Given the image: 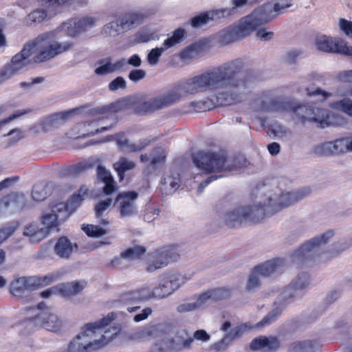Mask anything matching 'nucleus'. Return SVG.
<instances>
[{
	"label": "nucleus",
	"instance_id": "nucleus-27",
	"mask_svg": "<svg viewBox=\"0 0 352 352\" xmlns=\"http://www.w3.org/2000/svg\"><path fill=\"white\" fill-rule=\"evenodd\" d=\"M24 196L19 192H11L0 199V215L10 206H17L20 202L23 201Z\"/></svg>",
	"mask_w": 352,
	"mask_h": 352
},
{
	"label": "nucleus",
	"instance_id": "nucleus-42",
	"mask_svg": "<svg viewBox=\"0 0 352 352\" xmlns=\"http://www.w3.org/2000/svg\"><path fill=\"white\" fill-rule=\"evenodd\" d=\"M112 199L107 198L102 201H99L94 208L95 214L97 218L102 216L103 213L108 210L112 204Z\"/></svg>",
	"mask_w": 352,
	"mask_h": 352
},
{
	"label": "nucleus",
	"instance_id": "nucleus-40",
	"mask_svg": "<svg viewBox=\"0 0 352 352\" xmlns=\"http://www.w3.org/2000/svg\"><path fill=\"white\" fill-rule=\"evenodd\" d=\"M15 231V228L12 226L3 227L0 229V244L11 236ZM6 257L3 250L0 249V264L2 263Z\"/></svg>",
	"mask_w": 352,
	"mask_h": 352
},
{
	"label": "nucleus",
	"instance_id": "nucleus-46",
	"mask_svg": "<svg viewBox=\"0 0 352 352\" xmlns=\"http://www.w3.org/2000/svg\"><path fill=\"white\" fill-rule=\"evenodd\" d=\"M308 346H312V341L294 342L290 345L289 352H307Z\"/></svg>",
	"mask_w": 352,
	"mask_h": 352
},
{
	"label": "nucleus",
	"instance_id": "nucleus-18",
	"mask_svg": "<svg viewBox=\"0 0 352 352\" xmlns=\"http://www.w3.org/2000/svg\"><path fill=\"white\" fill-rule=\"evenodd\" d=\"M96 22V19L91 16L79 19H72L63 24V28L66 30L68 35L74 37L79 33L94 27Z\"/></svg>",
	"mask_w": 352,
	"mask_h": 352
},
{
	"label": "nucleus",
	"instance_id": "nucleus-53",
	"mask_svg": "<svg viewBox=\"0 0 352 352\" xmlns=\"http://www.w3.org/2000/svg\"><path fill=\"white\" fill-rule=\"evenodd\" d=\"M89 167V165L84 164H78L70 166L68 168V173L72 175H78L85 171Z\"/></svg>",
	"mask_w": 352,
	"mask_h": 352
},
{
	"label": "nucleus",
	"instance_id": "nucleus-17",
	"mask_svg": "<svg viewBox=\"0 0 352 352\" xmlns=\"http://www.w3.org/2000/svg\"><path fill=\"white\" fill-rule=\"evenodd\" d=\"M233 88L228 89V91L219 92L214 100L206 98L203 100L204 107H209L208 111L219 106H229L241 101L239 94L232 91Z\"/></svg>",
	"mask_w": 352,
	"mask_h": 352
},
{
	"label": "nucleus",
	"instance_id": "nucleus-51",
	"mask_svg": "<svg viewBox=\"0 0 352 352\" xmlns=\"http://www.w3.org/2000/svg\"><path fill=\"white\" fill-rule=\"evenodd\" d=\"M103 183L104 186L102 188V192L105 195H110L116 190V186L113 177L108 181H104Z\"/></svg>",
	"mask_w": 352,
	"mask_h": 352
},
{
	"label": "nucleus",
	"instance_id": "nucleus-48",
	"mask_svg": "<svg viewBox=\"0 0 352 352\" xmlns=\"http://www.w3.org/2000/svg\"><path fill=\"white\" fill-rule=\"evenodd\" d=\"M150 141L147 140H144L142 141H140L138 143H132L131 144L129 142V144L126 145V148H129V151L131 153L140 152L144 150L149 144Z\"/></svg>",
	"mask_w": 352,
	"mask_h": 352
},
{
	"label": "nucleus",
	"instance_id": "nucleus-44",
	"mask_svg": "<svg viewBox=\"0 0 352 352\" xmlns=\"http://www.w3.org/2000/svg\"><path fill=\"white\" fill-rule=\"evenodd\" d=\"M32 197L36 201L45 200L47 197V191L45 186L41 184L34 185L32 190Z\"/></svg>",
	"mask_w": 352,
	"mask_h": 352
},
{
	"label": "nucleus",
	"instance_id": "nucleus-15",
	"mask_svg": "<svg viewBox=\"0 0 352 352\" xmlns=\"http://www.w3.org/2000/svg\"><path fill=\"white\" fill-rule=\"evenodd\" d=\"M37 285L31 278L21 277L13 280L10 285V294L19 298H25L24 303L32 298L30 293L36 289Z\"/></svg>",
	"mask_w": 352,
	"mask_h": 352
},
{
	"label": "nucleus",
	"instance_id": "nucleus-56",
	"mask_svg": "<svg viewBox=\"0 0 352 352\" xmlns=\"http://www.w3.org/2000/svg\"><path fill=\"white\" fill-rule=\"evenodd\" d=\"M114 139L120 148L126 147L129 144V140L125 138L124 133L122 132L115 134Z\"/></svg>",
	"mask_w": 352,
	"mask_h": 352
},
{
	"label": "nucleus",
	"instance_id": "nucleus-5",
	"mask_svg": "<svg viewBox=\"0 0 352 352\" xmlns=\"http://www.w3.org/2000/svg\"><path fill=\"white\" fill-rule=\"evenodd\" d=\"M116 318V314L111 312L98 322L85 324L83 331L69 342L67 348L68 352H90L104 346L117 336L120 331L118 328L112 327L113 331L110 334L109 329L105 330L99 340L89 341L86 339L89 336L96 334L97 331H100L110 326Z\"/></svg>",
	"mask_w": 352,
	"mask_h": 352
},
{
	"label": "nucleus",
	"instance_id": "nucleus-16",
	"mask_svg": "<svg viewBox=\"0 0 352 352\" xmlns=\"http://www.w3.org/2000/svg\"><path fill=\"white\" fill-rule=\"evenodd\" d=\"M138 197V194L135 191L124 192L116 196L115 202L119 206L121 217H131L137 213L135 201Z\"/></svg>",
	"mask_w": 352,
	"mask_h": 352
},
{
	"label": "nucleus",
	"instance_id": "nucleus-24",
	"mask_svg": "<svg viewBox=\"0 0 352 352\" xmlns=\"http://www.w3.org/2000/svg\"><path fill=\"white\" fill-rule=\"evenodd\" d=\"M220 18H223L220 10L205 12L192 17L190 20V24L194 28H200L207 25L210 21Z\"/></svg>",
	"mask_w": 352,
	"mask_h": 352
},
{
	"label": "nucleus",
	"instance_id": "nucleus-12",
	"mask_svg": "<svg viewBox=\"0 0 352 352\" xmlns=\"http://www.w3.org/2000/svg\"><path fill=\"white\" fill-rule=\"evenodd\" d=\"M317 48L325 52H336L352 56V47L341 38H334L322 36L316 38Z\"/></svg>",
	"mask_w": 352,
	"mask_h": 352
},
{
	"label": "nucleus",
	"instance_id": "nucleus-39",
	"mask_svg": "<svg viewBox=\"0 0 352 352\" xmlns=\"http://www.w3.org/2000/svg\"><path fill=\"white\" fill-rule=\"evenodd\" d=\"M282 309L279 307H275L267 314L259 322L257 323L258 327H263L274 322L280 314Z\"/></svg>",
	"mask_w": 352,
	"mask_h": 352
},
{
	"label": "nucleus",
	"instance_id": "nucleus-41",
	"mask_svg": "<svg viewBox=\"0 0 352 352\" xmlns=\"http://www.w3.org/2000/svg\"><path fill=\"white\" fill-rule=\"evenodd\" d=\"M309 276L306 273H302L292 283L291 286L294 290L302 289L309 285Z\"/></svg>",
	"mask_w": 352,
	"mask_h": 352
},
{
	"label": "nucleus",
	"instance_id": "nucleus-1",
	"mask_svg": "<svg viewBox=\"0 0 352 352\" xmlns=\"http://www.w3.org/2000/svg\"><path fill=\"white\" fill-rule=\"evenodd\" d=\"M243 67V61L236 59L211 71L189 78L184 82L174 85L165 94L140 102L135 107V111L139 114L151 113L178 102L187 94L245 86L248 80L239 78Z\"/></svg>",
	"mask_w": 352,
	"mask_h": 352
},
{
	"label": "nucleus",
	"instance_id": "nucleus-50",
	"mask_svg": "<svg viewBox=\"0 0 352 352\" xmlns=\"http://www.w3.org/2000/svg\"><path fill=\"white\" fill-rule=\"evenodd\" d=\"M146 76V72L143 69H133L129 74V78L132 82H138Z\"/></svg>",
	"mask_w": 352,
	"mask_h": 352
},
{
	"label": "nucleus",
	"instance_id": "nucleus-43",
	"mask_svg": "<svg viewBox=\"0 0 352 352\" xmlns=\"http://www.w3.org/2000/svg\"><path fill=\"white\" fill-rule=\"evenodd\" d=\"M151 155V164L153 166L163 163L166 158L165 151L161 147L154 148L152 151Z\"/></svg>",
	"mask_w": 352,
	"mask_h": 352
},
{
	"label": "nucleus",
	"instance_id": "nucleus-64",
	"mask_svg": "<svg viewBox=\"0 0 352 352\" xmlns=\"http://www.w3.org/2000/svg\"><path fill=\"white\" fill-rule=\"evenodd\" d=\"M267 149L272 155H276L280 152V145L277 142H272L267 145Z\"/></svg>",
	"mask_w": 352,
	"mask_h": 352
},
{
	"label": "nucleus",
	"instance_id": "nucleus-32",
	"mask_svg": "<svg viewBox=\"0 0 352 352\" xmlns=\"http://www.w3.org/2000/svg\"><path fill=\"white\" fill-rule=\"evenodd\" d=\"M89 190L88 188L82 185L78 189V192L74 193L69 200V204L76 208L80 203L89 195Z\"/></svg>",
	"mask_w": 352,
	"mask_h": 352
},
{
	"label": "nucleus",
	"instance_id": "nucleus-49",
	"mask_svg": "<svg viewBox=\"0 0 352 352\" xmlns=\"http://www.w3.org/2000/svg\"><path fill=\"white\" fill-rule=\"evenodd\" d=\"M97 177L98 179L102 182L108 181L109 179L113 178L110 172L108 171L105 167L101 165H98L97 167Z\"/></svg>",
	"mask_w": 352,
	"mask_h": 352
},
{
	"label": "nucleus",
	"instance_id": "nucleus-38",
	"mask_svg": "<svg viewBox=\"0 0 352 352\" xmlns=\"http://www.w3.org/2000/svg\"><path fill=\"white\" fill-rule=\"evenodd\" d=\"M99 121L100 119L98 120H93L84 122L83 126L85 128L87 126H90L91 129L87 130L86 133L83 134V135H94L96 133L107 131L110 128V126H100L99 128Z\"/></svg>",
	"mask_w": 352,
	"mask_h": 352
},
{
	"label": "nucleus",
	"instance_id": "nucleus-37",
	"mask_svg": "<svg viewBox=\"0 0 352 352\" xmlns=\"http://www.w3.org/2000/svg\"><path fill=\"white\" fill-rule=\"evenodd\" d=\"M47 17V12L45 10L36 9L30 13L27 18L26 22L28 24L40 23Z\"/></svg>",
	"mask_w": 352,
	"mask_h": 352
},
{
	"label": "nucleus",
	"instance_id": "nucleus-31",
	"mask_svg": "<svg viewBox=\"0 0 352 352\" xmlns=\"http://www.w3.org/2000/svg\"><path fill=\"white\" fill-rule=\"evenodd\" d=\"M122 109V104L120 102H111L108 105L102 106L96 109L98 114L102 115V118H109L115 116V114Z\"/></svg>",
	"mask_w": 352,
	"mask_h": 352
},
{
	"label": "nucleus",
	"instance_id": "nucleus-35",
	"mask_svg": "<svg viewBox=\"0 0 352 352\" xmlns=\"http://www.w3.org/2000/svg\"><path fill=\"white\" fill-rule=\"evenodd\" d=\"M42 231L35 224L30 223L25 227L23 234L30 236L31 241L38 242L43 238Z\"/></svg>",
	"mask_w": 352,
	"mask_h": 352
},
{
	"label": "nucleus",
	"instance_id": "nucleus-6",
	"mask_svg": "<svg viewBox=\"0 0 352 352\" xmlns=\"http://www.w3.org/2000/svg\"><path fill=\"white\" fill-rule=\"evenodd\" d=\"M272 105L276 111H285L293 113V119L301 124L307 122L318 123L319 126L324 128L329 125L326 110L312 106L300 104L289 100L285 101L274 100Z\"/></svg>",
	"mask_w": 352,
	"mask_h": 352
},
{
	"label": "nucleus",
	"instance_id": "nucleus-36",
	"mask_svg": "<svg viewBox=\"0 0 352 352\" xmlns=\"http://www.w3.org/2000/svg\"><path fill=\"white\" fill-rule=\"evenodd\" d=\"M82 230L90 237H100L107 233V230L99 226L91 224L82 225Z\"/></svg>",
	"mask_w": 352,
	"mask_h": 352
},
{
	"label": "nucleus",
	"instance_id": "nucleus-21",
	"mask_svg": "<svg viewBox=\"0 0 352 352\" xmlns=\"http://www.w3.org/2000/svg\"><path fill=\"white\" fill-rule=\"evenodd\" d=\"M77 248L78 245L76 243H72L67 236H63L57 239L54 251L58 258L68 259Z\"/></svg>",
	"mask_w": 352,
	"mask_h": 352
},
{
	"label": "nucleus",
	"instance_id": "nucleus-61",
	"mask_svg": "<svg viewBox=\"0 0 352 352\" xmlns=\"http://www.w3.org/2000/svg\"><path fill=\"white\" fill-rule=\"evenodd\" d=\"M151 309L149 307H146L144 309L140 314H138L134 316V320L135 322H140L143 320H145L149 315L151 314Z\"/></svg>",
	"mask_w": 352,
	"mask_h": 352
},
{
	"label": "nucleus",
	"instance_id": "nucleus-13",
	"mask_svg": "<svg viewBox=\"0 0 352 352\" xmlns=\"http://www.w3.org/2000/svg\"><path fill=\"white\" fill-rule=\"evenodd\" d=\"M186 34V31L182 28H177L173 32V35L166 38L160 47L152 49L148 54V61L151 65H156L162 54L166 50L180 43Z\"/></svg>",
	"mask_w": 352,
	"mask_h": 352
},
{
	"label": "nucleus",
	"instance_id": "nucleus-52",
	"mask_svg": "<svg viewBox=\"0 0 352 352\" xmlns=\"http://www.w3.org/2000/svg\"><path fill=\"white\" fill-rule=\"evenodd\" d=\"M340 28L346 35L352 37V21L341 19L340 20Z\"/></svg>",
	"mask_w": 352,
	"mask_h": 352
},
{
	"label": "nucleus",
	"instance_id": "nucleus-55",
	"mask_svg": "<svg viewBox=\"0 0 352 352\" xmlns=\"http://www.w3.org/2000/svg\"><path fill=\"white\" fill-rule=\"evenodd\" d=\"M307 94L309 96H322V99L324 100L329 96H330V94L328 92L323 91L320 88H316L314 90H311L309 88H307Z\"/></svg>",
	"mask_w": 352,
	"mask_h": 352
},
{
	"label": "nucleus",
	"instance_id": "nucleus-23",
	"mask_svg": "<svg viewBox=\"0 0 352 352\" xmlns=\"http://www.w3.org/2000/svg\"><path fill=\"white\" fill-rule=\"evenodd\" d=\"M36 323H41V326L47 331L57 332L60 329L61 321L58 316L53 314L44 313L34 318Z\"/></svg>",
	"mask_w": 352,
	"mask_h": 352
},
{
	"label": "nucleus",
	"instance_id": "nucleus-25",
	"mask_svg": "<svg viewBox=\"0 0 352 352\" xmlns=\"http://www.w3.org/2000/svg\"><path fill=\"white\" fill-rule=\"evenodd\" d=\"M87 285L85 280L73 281L58 285V292L65 297H71L81 292Z\"/></svg>",
	"mask_w": 352,
	"mask_h": 352
},
{
	"label": "nucleus",
	"instance_id": "nucleus-33",
	"mask_svg": "<svg viewBox=\"0 0 352 352\" xmlns=\"http://www.w3.org/2000/svg\"><path fill=\"white\" fill-rule=\"evenodd\" d=\"M146 253V248L143 246H134L123 251L120 256L123 258L138 259Z\"/></svg>",
	"mask_w": 352,
	"mask_h": 352
},
{
	"label": "nucleus",
	"instance_id": "nucleus-57",
	"mask_svg": "<svg viewBox=\"0 0 352 352\" xmlns=\"http://www.w3.org/2000/svg\"><path fill=\"white\" fill-rule=\"evenodd\" d=\"M338 79L342 82H352V69L340 72Z\"/></svg>",
	"mask_w": 352,
	"mask_h": 352
},
{
	"label": "nucleus",
	"instance_id": "nucleus-9",
	"mask_svg": "<svg viewBox=\"0 0 352 352\" xmlns=\"http://www.w3.org/2000/svg\"><path fill=\"white\" fill-rule=\"evenodd\" d=\"M150 256L152 261L148 263L146 270L152 272L166 266L170 262L177 261L180 254L178 246L171 245L156 250Z\"/></svg>",
	"mask_w": 352,
	"mask_h": 352
},
{
	"label": "nucleus",
	"instance_id": "nucleus-63",
	"mask_svg": "<svg viewBox=\"0 0 352 352\" xmlns=\"http://www.w3.org/2000/svg\"><path fill=\"white\" fill-rule=\"evenodd\" d=\"M126 63L133 67H138L141 65L142 60L138 54H133L128 59Z\"/></svg>",
	"mask_w": 352,
	"mask_h": 352
},
{
	"label": "nucleus",
	"instance_id": "nucleus-58",
	"mask_svg": "<svg viewBox=\"0 0 352 352\" xmlns=\"http://www.w3.org/2000/svg\"><path fill=\"white\" fill-rule=\"evenodd\" d=\"M19 177L14 176L12 177H8L0 182V190L10 187L11 185L14 184L19 180Z\"/></svg>",
	"mask_w": 352,
	"mask_h": 352
},
{
	"label": "nucleus",
	"instance_id": "nucleus-54",
	"mask_svg": "<svg viewBox=\"0 0 352 352\" xmlns=\"http://www.w3.org/2000/svg\"><path fill=\"white\" fill-rule=\"evenodd\" d=\"M199 307V305L196 302L181 304L177 307V310L179 313L188 312L195 310Z\"/></svg>",
	"mask_w": 352,
	"mask_h": 352
},
{
	"label": "nucleus",
	"instance_id": "nucleus-28",
	"mask_svg": "<svg viewBox=\"0 0 352 352\" xmlns=\"http://www.w3.org/2000/svg\"><path fill=\"white\" fill-rule=\"evenodd\" d=\"M135 164L133 161H130L124 157H122L118 162L113 164V168L117 172L120 179H122L124 174L127 170L133 169Z\"/></svg>",
	"mask_w": 352,
	"mask_h": 352
},
{
	"label": "nucleus",
	"instance_id": "nucleus-19",
	"mask_svg": "<svg viewBox=\"0 0 352 352\" xmlns=\"http://www.w3.org/2000/svg\"><path fill=\"white\" fill-rule=\"evenodd\" d=\"M280 346V340L276 336H259L252 340L250 347L252 351L275 352Z\"/></svg>",
	"mask_w": 352,
	"mask_h": 352
},
{
	"label": "nucleus",
	"instance_id": "nucleus-4",
	"mask_svg": "<svg viewBox=\"0 0 352 352\" xmlns=\"http://www.w3.org/2000/svg\"><path fill=\"white\" fill-rule=\"evenodd\" d=\"M195 166L204 174L215 173L201 182L198 188V193L203 192L204 188L211 182L224 176L226 172L239 169L245 164V159L242 156L228 158L223 151H199L192 155Z\"/></svg>",
	"mask_w": 352,
	"mask_h": 352
},
{
	"label": "nucleus",
	"instance_id": "nucleus-60",
	"mask_svg": "<svg viewBox=\"0 0 352 352\" xmlns=\"http://www.w3.org/2000/svg\"><path fill=\"white\" fill-rule=\"evenodd\" d=\"M193 338L198 340L206 342L210 339V336L206 333L205 330L199 329L197 330L194 333Z\"/></svg>",
	"mask_w": 352,
	"mask_h": 352
},
{
	"label": "nucleus",
	"instance_id": "nucleus-47",
	"mask_svg": "<svg viewBox=\"0 0 352 352\" xmlns=\"http://www.w3.org/2000/svg\"><path fill=\"white\" fill-rule=\"evenodd\" d=\"M126 87V82L123 77L118 76L114 80H113L109 84V89L110 91H116L119 89H125Z\"/></svg>",
	"mask_w": 352,
	"mask_h": 352
},
{
	"label": "nucleus",
	"instance_id": "nucleus-20",
	"mask_svg": "<svg viewBox=\"0 0 352 352\" xmlns=\"http://www.w3.org/2000/svg\"><path fill=\"white\" fill-rule=\"evenodd\" d=\"M143 16L138 13H126L123 16L116 19V21L109 24L111 28H113L116 25L118 29L116 31H127L135 26L142 23Z\"/></svg>",
	"mask_w": 352,
	"mask_h": 352
},
{
	"label": "nucleus",
	"instance_id": "nucleus-22",
	"mask_svg": "<svg viewBox=\"0 0 352 352\" xmlns=\"http://www.w3.org/2000/svg\"><path fill=\"white\" fill-rule=\"evenodd\" d=\"M98 63L100 66L95 69L94 72L96 75L104 76L122 70L123 67L126 65V60L124 58H121L112 63L109 58H105L100 60Z\"/></svg>",
	"mask_w": 352,
	"mask_h": 352
},
{
	"label": "nucleus",
	"instance_id": "nucleus-59",
	"mask_svg": "<svg viewBox=\"0 0 352 352\" xmlns=\"http://www.w3.org/2000/svg\"><path fill=\"white\" fill-rule=\"evenodd\" d=\"M69 0H41V3L43 6L47 7H57L64 5Z\"/></svg>",
	"mask_w": 352,
	"mask_h": 352
},
{
	"label": "nucleus",
	"instance_id": "nucleus-10",
	"mask_svg": "<svg viewBox=\"0 0 352 352\" xmlns=\"http://www.w3.org/2000/svg\"><path fill=\"white\" fill-rule=\"evenodd\" d=\"M279 1L274 5L271 2H267L254 11V15L256 16L261 25L270 22L293 4V0Z\"/></svg>",
	"mask_w": 352,
	"mask_h": 352
},
{
	"label": "nucleus",
	"instance_id": "nucleus-30",
	"mask_svg": "<svg viewBox=\"0 0 352 352\" xmlns=\"http://www.w3.org/2000/svg\"><path fill=\"white\" fill-rule=\"evenodd\" d=\"M41 223L43 228L41 230H45V232L48 233L54 230H58V217L54 213L45 214L42 217Z\"/></svg>",
	"mask_w": 352,
	"mask_h": 352
},
{
	"label": "nucleus",
	"instance_id": "nucleus-2",
	"mask_svg": "<svg viewBox=\"0 0 352 352\" xmlns=\"http://www.w3.org/2000/svg\"><path fill=\"white\" fill-rule=\"evenodd\" d=\"M310 192L309 188H302L294 192H283L278 197V204L272 203V199L270 198L267 204L236 207L225 214L224 223L230 228L258 223L265 217L303 199Z\"/></svg>",
	"mask_w": 352,
	"mask_h": 352
},
{
	"label": "nucleus",
	"instance_id": "nucleus-8",
	"mask_svg": "<svg viewBox=\"0 0 352 352\" xmlns=\"http://www.w3.org/2000/svg\"><path fill=\"white\" fill-rule=\"evenodd\" d=\"M284 265L285 261L282 258H274L256 265L250 274L246 289L250 291L258 287L260 285L258 276H270Z\"/></svg>",
	"mask_w": 352,
	"mask_h": 352
},
{
	"label": "nucleus",
	"instance_id": "nucleus-45",
	"mask_svg": "<svg viewBox=\"0 0 352 352\" xmlns=\"http://www.w3.org/2000/svg\"><path fill=\"white\" fill-rule=\"evenodd\" d=\"M336 107L347 116L352 117V100L349 98H344L336 104Z\"/></svg>",
	"mask_w": 352,
	"mask_h": 352
},
{
	"label": "nucleus",
	"instance_id": "nucleus-26",
	"mask_svg": "<svg viewBox=\"0 0 352 352\" xmlns=\"http://www.w3.org/2000/svg\"><path fill=\"white\" fill-rule=\"evenodd\" d=\"M230 296V290L226 288H217L209 290L201 294L197 299L199 307L205 303L209 299L215 300H221Z\"/></svg>",
	"mask_w": 352,
	"mask_h": 352
},
{
	"label": "nucleus",
	"instance_id": "nucleus-3",
	"mask_svg": "<svg viewBox=\"0 0 352 352\" xmlns=\"http://www.w3.org/2000/svg\"><path fill=\"white\" fill-rule=\"evenodd\" d=\"M52 34L45 33L24 45L21 51L12 58L10 63L0 69V85L17 74L27 66L29 63L28 58L33 53L37 52L34 57V61L40 63L53 58L72 46L69 43H52Z\"/></svg>",
	"mask_w": 352,
	"mask_h": 352
},
{
	"label": "nucleus",
	"instance_id": "nucleus-7",
	"mask_svg": "<svg viewBox=\"0 0 352 352\" xmlns=\"http://www.w3.org/2000/svg\"><path fill=\"white\" fill-rule=\"evenodd\" d=\"M261 25L256 16L252 14L241 20L238 25H232L219 32V39L223 44H229L250 34Z\"/></svg>",
	"mask_w": 352,
	"mask_h": 352
},
{
	"label": "nucleus",
	"instance_id": "nucleus-62",
	"mask_svg": "<svg viewBox=\"0 0 352 352\" xmlns=\"http://www.w3.org/2000/svg\"><path fill=\"white\" fill-rule=\"evenodd\" d=\"M273 35L274 33L272 32H266L265 29H260L256 33V36L264 41L270 40Z\"/></svg>",
	"mask_w": 352,
	"mask_h": 352
},
{
	"label": "nucleus",
	"instance_id": "nucleus-34",
	"mask_svg": "<svg viewBox=\"0 0 352 352\" xmlns=\"http://www.w3.org/2000/svg\"><path fill=\"white\" fill-rule=\"evenodd\" d=\"M203 100L193 101L188 104H185L182 107V112L184 113H192L195 112H205L208 111L209 107H204Z\"/></svg>",
	"mask_w": 352,
	"mask_h": 352
},
{
	"label": "nucleus",
	"instance_id": "nucleus-29",
	"mask_svg": "<svg viewBox=\"0 0 352 352\" xmlns=\"http://www.w3.org/2000/svg\"><path fill=\"white\" fill-rule=\"evenodd\" d=\"M258 0H232V7L220 9L221 16L225 18L238 13V8L256 3Z\"/></svg>",
	"mask_w": 352,
	"mask_h": 352
},
{
	"label": "nucleus",
	"instance_id": "nucleus-11",
	"mask_svg": "<svg viewBox=\"0 0 352 352\" xmlns=\"http://www.w3.org/2000/svg\"><path fill=\"white\" fill-rule=\"evenodd\" d=\"M347 151H352V140L346 144L345 140L342 138L316 145L311 152L314 156H330Z\"/></svg>",
	"mask_w": 352,
	"mask_h": 352
},
{
	"label": "nucleus",
	"instance_id": "nucleus-14",
	"mask_svg": "<svg viewBox=\"0 0 352 352\" xmlns=\"http://www.w3.org/2000/svg\"><path fill=\"white\" fill-rule=\"evenodd\" d=\"M333 234L334 233L332 230H328L324 234L307 241L293 253V258L305 259L310 258L311 256V252L315 248L322 244L326 243Z\"/></svg>",
	"mask_w": 352,
	"mask_h": 352
}]
</instances>
